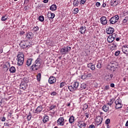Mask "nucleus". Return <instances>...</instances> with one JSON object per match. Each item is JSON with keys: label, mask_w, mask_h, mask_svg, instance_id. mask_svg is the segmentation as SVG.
I'll list each match as a JSON object with an SVG mask.
<instances>
[{"label": "nucleus", "mask_w": 128, "mask_h": 128, "mask_svg": "<svg viewBox=\"0 0 128 128\" xmlns=\"http://www.w3.org/2000/svg\"><path fill=\"white\" fill-rule=\"evenodd\" d=\"M102 110L104 112H108V110H110V108L106 106V105H104L102 106Z\"/></svg>", "instance_id": "obj_23"}, {"label": "nucleus", "mask_w": 128, "mask_h": 128, "mask_svg": "<svg viewBox=\"0 0 128 128\" xmlns=\"http://www.w3.org/2000/svg\"><path fill=\"white\" fill-rule=\"evenodd\" d=\"M106 80L107 78H110V75H106Z\"/></svg>", "instance_id": "obj_63"}, {"label": "nucleus", "mask_w": 128, "mask_h": 128, "mask_svg": "<svg viewBox=\"0 0 128 128\" xmlns=\"http://www.w3.org/2000/svg\"><path fill=\"white\" fill-rule=\"evenodd\" d=\"M78 126L80 128H86V124L84 122H78Z\"/></svg>", "instance_id": "obj_16"}, {"label": "nucleus", "mask_w": 128, "mask_h": 128, "mask_svg": "<svg viewBox=\"0 0 128 128\" xmlns=\"http://www.w3.org/2000/svg\"><path fill=\"white\" fill-rule=\"evenodd\" d=\"M118 46V43L116 42H114L112 44V48H116Z\"/></svg>", "instance_id": "obj_34"}, {"label": "nucleus", "mask_w": 128, "mask_h": 128, "mask_svg": "<svg viewBox=\"0 0 128 128\" xmlns=\"http://www.w3.org/2000/svg\"><path fill=\"white\" fill-rule=\"evenodd\" d=\"M16 60L18 66H22L24 64V55L23 54H18Z\"/></svg>", "instance_id": "obj_2"}, {"label": "nucleus", "mask_w": 128, "mask_h": 128, "mask_svg": "<svg viewBox=\"0 0 128 128\" xmlns=\"http://www.w3.org/2000/svg\"><path fill=\"white\" fill-rule=\"evenodd\" d=\"M56 82V78L54 76H50L48 79V82L50 84H54Z\"/></svg>", "instance_id": "obj_12"}, {"label": "nucleus", "mask_w": 128, "mask_h": 128, "mask_svg": "<svg viewBox=\"0 0 128 128\" xmlns=\"http://www.w3.org/2000/svg\"><path fill=\"white\" fill-rule=\"evenodd\" d=\"M100 23L103 26H106V24H108V20H106V16H102V17H101L100 18Z\"/></svg>", "instance_id": "obj_9"}, {"label": "nucleus", "mask_w": 128, "mask_h": 128, "mask_svg": "<svg viewBox=\"0 0 128 128\" xmlns=\"http://www.w3.org/2000/svg\"><path fill=\"white\" fill-rule=\"evenodd\" d=\"M82 80H86V78H88L86 74H83L82 76Z\"/></svg>", "instance_id": "obj_47"}, {"label": "nucleus", "mask_w": 128, "mask_h": 128, "mask_svg": "<svg viewBox=\"0 0 128 128\" xmlns=\"http://www.w3.org/2000/svg\"><path fill=\"white\" fill-rule=\"evenodd\" d=\"M32 119V114L30 112H29L28 115L27 116V120L28 121Z\"/></svg>", "instance_id": "obj_37"}, {"label": "nucleus", "mask_w": 128, "mask_h": 128, "mask_svg": "<svg viewBox=\"0 0 128 128\" xmlns=\"http://www.w3.org/2000/svg\"><path fill=\"white\" fill-rule=\"evenodd\" d=\"M110 88H114V84L112 83L110 84Z\"/></svg>", "instance_id": "obj_58"}, {"label": "nucleus", "mask_w": 128, "mask_h": 128, "mask_svg": "<svg viewBox=\"0 0 128 128\" xmlns=\"http://www.w3.org/2000/svg\"><path fill=\"white\" fill-rule=\"evenodd\" d=\"M38 20L40 22H44V17L43 16H40L38 18Z\"/></svg>", "instance_id": "obj_35"}, {"label": "nucleus", "mask_w": 128, "mask_h": 128, "mask_svg": "<svg viewBox=\"0 0 128 128\" xmlns=\"http://www.w3.org/2000/svg\"><path fill=\"white\" fill-rule=\"evenodd\" d=\"M86 76H87V78H92V74L91 73H89L87 74H86Z\"/></svg>", "instance_id": "obj_41"}, {"label": "nucleus", "mask_w": 128, "mask_h": 128, "mask_svg": "<svg viewBox=\"0 0 128 128\" xmlns=\"http://www.w3.org/2000/svg\"><path fill=\"white\" fill-rule=\"evenodd\" d=\"M9 70L11 74H14L16 72V68L14 66H12L10 68Z\"/></svg>", "instance_id": "obj_27"}, {"label": "nucleus", "mask_w": 128, "mask_h": 128, "mask_svg": "<svg viewBox=\"0 0 128 128\" xmlns=\"http://www.w3.org/2000/svg\"><path fill=\"white\" fill-rule=\"evenodd\" d=\"M128 12H124V16H128Z\"/></svg>", "instance_id": "obj_60"}, {"label": "nucleus", "mask_w": 128, "mask_h": 128, "mask_svg": "<svg viewBox=\"0 0 128 128\" xmlns=\"http://www.w3.org/2000/svg\"><path fill=\"white\" fill-rule=\"evenodd\" d=\"M49 118H48V116H44V118L42 120L43 122H44V124H46V122H48Z\"/></svg>", "instance_id": "obj_25"}, {"label": "nucleus", "mask_w": 128, "mask_h": 128, "mask_svg": "<svg viewBox=\"0 0 128 128\" xmlns=\"http://www.w3.org/2000/svg\"><path fill=\"white\" fill-rule=\"evenodd\" d=\"M74 11L76 12L75 14H76L78 13V8H74Z\"/></svg>", "instance_id": "obj_54"}, {"label": "nucleus", "mask_w": 128, "mask_h": 128, "mask_svg": "<svg viewBox=\"0 0 128 128\" xmlns=\"http://www.w3.org/2000/svg\"><path fill=\"white\" fill-rule=\"evenodd\" d=\"M110 90V86H109L107 85V86H104V92H106V90Z\"/></svg>", "instance_id": "obj_43"}, {"label": "nucleus", "mask_w": 128, "mask_h": 128, "mask_svg": "<svg viewBox=\"0 0 128 128\" xmlns=\"http://www.w3.org/2000/svg\"><path fill=\"white\" fill-rule=\"evenodd\" d=\"M70 48H72L68 46L66 47L64 46V48H62L60 52L62 54H66L68 52H70Z\"/></svg>", "instance_id": "obj_4"}, {"label": "nucleus", "mask_w": 128, "mask_h": 128, "mask_svg": "<svg viewBox=\"0 0 128 128\" xmlns=\"http://www.w3.org/2000/svg\"><path fill=\"white\" fill-rule=\"evenodd\" d=\"M110 118H108L106 120L105 124H110Z\"/></svg>", "instance_id": "obj_42"}, {"label": "nucleus", "mask_w": 128, "mask_h": 128, "mask_svg": "<svg viewBox=\"0 0 128 128\" xmlns=\"http://www.w3.org/2000/svg\"><path fill=\"white\" fill-rule=\"evenodd\" d=\"M36 78L38 82H40V80L42 78V74L40 73L38 74L36 76Z\"/></svg>", "instance_id": "obj_30"}, {"label": "nucleus", "mask_w": 128, "mask_h": 128, "mask_svg": "<svg viewBox=\"0 0 128 128\" xmlns=\"http://www.w3.org/2000/svg\"><path fill=\"white\" fill-rule=\"evenodd\" d=\"M88 128H96V126H94V125L92 124L89 126Z\"/></svg>", "instance_id": "obj_52"}, {"label": "nucleus", "mask_w": 128, "mask_h": 128, "mask_svg": "<svg viewBox=\"0 0 128 128\" xmlns=\"http://www.w3.org/2000/svg\"><path fill=\"white\" fill-rule=\"evenodd\" d=\"M50 94H51V96H56V92H51Z\"/></svg>", "instance_id": "obj_53"}, {"label": "nucleus", "mask_w": 128, "mask_h": 128, "mask_svg": "<svg viewBox=\"0 0 128 128\" xmlns=\"http://www.w3.org/2000/svg\"><path fill=\"white\" fill-rule=\"evenodd\" d=\"M88 108V104H86L83 106V108L82 110H86V108Z\"/></svg>", "instance_id": "obj_39"}, {"label": "nucleus", "mask_w": 128, "mask_h": 128, "mask_svg": "<svg viewBox=\"0 0 128 128\" xmlns=\"http://www.w3.org/2000/svg\"><path fill=\"white\" fill-rule=\"evenodd\" d=\"M116 104V108H122V100L120 99H117L114 102Z\"/></svg>", "instance_id": "obj_5"}, {"label": "nucleus", "mask_w": 128, "mask_h": 128, "mask_svg": "<svg viewBox=\"0 0 128 128\" xmlns=\"http://www.w3.org/2000/svg\"><path fill=\"white\" fill-rule=\"evenodd\" d=\"M80 34H84L86 32V26H82L80 28Z\"/></svg>", "instance_id": "obj_19"}, {"label": "nucleus", "mask_w": 128, "mask_h": 128, "mask_svg": "<svg viewBox=\"0 0 128 128\" xmlns=\"http://www.w3.org/2000/svg\"><path fill=\"white\" fill-rule=\"evenodd\" d=\"M100 6V2H96V6H97V8H98V6Z\"/></svg>", "instance_id": "obj_56"}, {"label": "nucleus", "mask_w": 128, "mask_h": 128, "mask_svg": "<svg viewBox=\"0 0 128 128\" xmlns=\"http://www.w3.org/2000/svg\"><path fill=\"white\" fill-rule=\"evenodd\" d=\"M74 90H76L78 88L79 84L78 82H75L72 85Z\"/></svg>", "instance_id": "obj_21"}, {"label": "nucleus", "mask_w": 128, "mask_h": 128, "mask_svg": "<svg viewBox=\"0 0 128 128\" xmlns=\"http://www.w3.org/2000/svg\"><path fill=\"white\" fill-rule=\"evenodd\" d=\"M50 10H56V4H52L51 6H50Z\"/></svg>", "instance_id": "obj_26"}, {"label": "nucleus", "mask_w": 128, "mask_h": 128, "mask_svg": "<svg viewBox=\"0 0 128 128\" xmlns=\"http://www.w3.org/2000/svg\"><path fill=\"white\" fill-rule=\"evenodd\" d=\"M24 4H28V0H24Z\"/></svg>", "instance_id": "obj_62"}, {"label": "nucleus", "mask_w": 128, "mask_h": 128, "mask_svg": "<svg viewBox=\"0 0 128 128\" xmlns=\"http://www.w3.org/2000/svg\"><path fill=\"white\" fill-rule=\"evenodd\" d=\"M26 34V32L24 31H20V36H22V34Z\"/></svg>", "instance_id": "obj_55"}, {"label": "nucleus", "mask_w": 128, "mask_h": 128, "mask_svg": "<svg viewBox=\"0 0 128 128\" xmlns=\"http://www.w3.org/2000/svg\"><path fill=\"white\" fill-rule=\"evenodd\" d=\"M32 58H30L28 59L26 62V66H30L32 64Z\"/></svg>", "instance_id": "obj_22"}, {"label": "nucleus", "mask_w": 128, "mask_h": 128, "mask_svg": "<svg viewBox=\"0 0 128 128\" xmlns=\"http://www.w3.org/2000/svg\"><path fill=\"white\" fill-rule=\"evenodd\" d=\"M114 104V99H110V100L107 103V104L110 106Z\"/></svg>", "instance_id": "obj_32"}, {"label": "nucleus", "mask_w": 128, "mask_h": 128, "mask_svg": "<svg viewBox=\"0 0 128 128\" xmlns=\"http://www.w3.org/2000/svg\"><path fill=\"white\" fill-rule=\"evenodd\" d=\"M84 116L86 118H90V113L86 112L84 113Z\"/></svg>", "instance_id": "obj_48"}, {"label": "nucleus", "mask_w": 128, "mask_h": 128, "mask_svg": "<svg viewBox=\"0 0 128 128\" xmlns=\"http://www.w3.org/2000/svg\"><path fill=\"white\" fill-rule=\"evenodd\" d=\"M122 52H124L125 54H128V45L125 44L124 45L122 46Z\"/></svg>", "instance_id": "obj_10"}, {"label": "nucleus", "mask_w": 128, "mask_h": 128, "mask_svg": "<svg viewBox=\"0 0 128 128\" xmlns=\"http://www.w3.org/2000/svg\"><path fill=\"white\" fill-rule=\"evenodd\" d=\"M114 32V30L112 27H108L106 29V32L108 34H112Z\"/></svg>", "instance_id": "obj_11"}, {"label": "nucleus", "mask_w": 128, "mask_h": 128, "mask_svg": "<svg viewBox=\"0 0 128 128\" xmlns=\"http://www.w3.org/2000/svg\"><path fill=\"white\" fill-rule=\"evenodd\" d=\"M43 2H44V4H48V0H44Z\"/></svg>", "instance_id": "obj_59"}, {"label": "nucleus", "mask_w": 128, "mask_h": 128, "mask_svg": "<svg viewBox=\"0 0 128 128\" xmlns=\"http://www.w3.org/2000/svg\"><path fill=\"white\" fill-rule=\"evenodd\" d=\"M54 16H55V15H54V13H52V12H48V18H51L52 20V18H54Z\"/></svg>", "instance_id": "obj_17"}, {"label": "nucleus", "mask_w": 128, "mask_h": 128, "mask_svg": "<svg viewBox=\"0 0 128 128\" xmlns=\"http://www.w3.org/2000/svg\"><path fill=\"white\" fill-rule=\"evenodd\" d=\"M57 124L59 126H64V117L60 118L57 120Z\"/></svg>", "instance_id": "obj_8"}, {"label": "nucleus", "mask_w": 128, "mask_h": 128, "mask_svg": "<svg viewBox=\"0 0 128 128\" xmlns=\"http://www.w3.org/2000/svg\"><path fill=\"white\" fill-rule=\"evenodd\" d=\"M26 38L29 40H30V38H32V33H27L26 34Z\"/></svg>", "instance_id": "obj_28"}, {"label": "nucleus", "mask_w": 128, "mask_h": 128, "mask_svg": "<svg viewBox=\"0 0 128 128\" xmlns=\"http://www.w3.org/2000/svg\"><path fill=\"white\" fill-rule=\"evenodd\" d=\"M34 32H38V26H36L34 28Z\"/></svg>", "instance_id": "obj_57"}, {"label": "nucleus", "mask_w": 128, "mask_h": 128, "mask_svg": "<svg viewBox=\"0 0 128 128\" xmlns=\"http://www.w3.org/2000/svg\"><path fill=\"white\" fill-rule=\"evenodd\" d=\"M120 50H118L115 52L114 55L116 56H118V54H120Z\"/></svg>", "instance_id": "obj_50"}, {"label": "nucleus", "mask_w": 128, "mask_h": 128, "mask_svg": "<svg viewBox=\"0 0 128 128\" xmlns=\"http://www.w3.org/2000/svg\"><path fill=\"white\" fill-rule=\"evenodd\" d=\"M20 88L21 90H26V85H24L22 84H20Z\"/></svg>", "instance_id": "obj_31"}, {"label": "nucleus", "mask_w": 128, "mask_h": 128, "mask_svg": "<svg viewBox=\"0 0 128 128\" xmlns=\"http://www.w3.org/2000/svg\"><path fill=\"white\" fill-rule=\"evenodd\" d=\"M21 48H30V45H28L26 42L24 40L21 41L19 44Z\"/></svg>", "instance_id": "obj_6"}, {"label": "nucleus", "mask_w": 128, "mask_h": 128, "mask_svg": "<svg viewBox=\"0 0 128 128\" xmlns=\"http://www.w3.org/2000/svg\"><path fill=\"white\" fill-rule=\"evenodd\" d=\"M86 2V0H81L80 1V4H84Z\"/></svg>", "instance_id": "obj_49"}, {"label": "nucleus", "mask_w": 128, "mask_h": 128, "mask_svg": "<svg viewBox=\"0 0 128 128\" xmlns=\"http://www.w3.org/2000/svg\"><path fill=\"white\" fill-rule=\"evenodd\" d=\"M68 88L70 90V92H74V90H75L74 88V86H72V85L68 86Z\"/></svg>", "instance_id": "obj_36"}, {"label": "nucleus", "mask_w": 128, "mask_h": 128, "mask_svg": "<svg viewBox=\"0 0 128 128\" xmlns=\"http://www.w3.org/2000/svg\"><path fill=\"white\" fill-rule=\"evenodd\" d=\"M128 22V16H126L122 20V24H126Z\"/></svg>", "instance_id": "obj_33"}, {"label": "nucleus", "mask_w": 128, "mask_h": 128, "mask_svg": "<svg viewBox=\"0 0 128 128\" xmlns=\"http://www.w3.org/2000/svg\"><path fill=\"white\" fill-rule=\"evenodd\" d=\"M118 4V0H111L110 2V5L112 6H116Z\"/></svg>", "instance_id": "obj_14"}, {"label": "nucleus", "mask_w": 128, "mask_h": 128, "mask_svg": "<svg viewBox=\"0 0 128 128\" xmlns=\"http://www.w3.org/2000/svg\"><path fill=\"white\" fill-rule=\"evenodd\" d=\"M111 36H112V38H113L114 39V40H116V34H112V35H110Z\"/></svg>", "instance_id": "obj_51"}, {"label": "nucleus", "mask_w": 128, "mask_h": 128, "mask_svg": "<svg viewBox=\"0 0 128 128\" xmlns=\"http://www.w3.org/2000/svg\"><path fill=\"white\" fill-rule=\"evenodd\" d=\"M2 122H5L6 121V118L3 117L2 119Z\"/></svg>", "instance_id": "obj_61"}, {"label": "nucleus", "mask_w": 128, "mask_h": 128, "mask_svg": "<svg viewBox=\"0 0 128 128\" xmlns=\"http://www.w3.org/2000/svg\"><path fill=\"white\" fill-rule=\"evenodd\" d=\"M126 126H128V120L126 122Z\"/></svg>", "instance_id": "obj_64"}, {"label": "nucleus", "mask_w": 128, "mask_h": 128, "mask_svg": "<svg viewBox=\"0 0 128 128\" xmlns=\"http://www.w3.org/2000/svg\"><path fill=\"white\" fill-rule=\"evenodd\" d=\"M107 40L108 42L112 43V42H114V39L112 38V36L111 35H110L108 36Z\"/></svg>", "instance_id": "obj_20"}, {"label": "nucleus", "mask_w": 128, "mask_h": 128, "mask_svg": "<svg viewBox=\"0 0 128 128\" xmlns=\"http://www.w3.org/2000/svg\"><path fill=\"white\" fill-rule=\"evenodd\" d=\"M1 20L2 22H5V20H8V17L6 15H5L4 16H2Z\"/></svg>", "instance_id": "obj_38"}, {"label": "nucleus", "mask_w": 128, "mask_h": 128, "mask_svg": "<svg viewBox=\"0 0 128 128\" xmlns=\"http://www.w3.org/2000/svg\"><path fill=\"white\" fill-rule=\"evenodd\" d=\"M80 4V0H74L73 2L74 6H78Z\"/></svg>", "instance_id": "obj_24"}, {"label": "nucleus", "mask_w": 128, "mask_h": 128, "mask_svg": "<svg viewBox=\"0 0 128 128\" xmlns=\"http://www.w3.org/2000/svg\"><path fill=\"white\" fill-rule=\"evenodd\" d=\"M110 78H106L107 82H108V80H112V76H114V74H110Z\"/></svg>", "instance_id": "obj_44"}, {"label": "nucleus", "mask_w": 128, "mask_h": 128, "mask_svg": "<svg viewBox=\"0 0 128 128\" xmlns=\"http://www.w3.org/2000/svg\"><path fill=\"white\" fill-rule=\"evenodd\" d=\"M96 68H102V64L100 63L97 64Z\"/></svg>", "instance_id": "obj_46"}, {"label": "nucleus", "mask_w": 128, "mask_h": 128, "mask_svg": "<svg viewBox=\"0 0 128 128\" xmlns=\"http://www.w3.org/2000/svg\"><path fill=\"white\" fill-rule=\"evenodd\" d=\"M102 122V118L100 116H98L96 118L95 124L96 126H100Z\"/></svg>", "instance_id": "obj_7"}, {"label": "nucleus", "mask_w": 128, "mask_h": 128, "mask_svg": "<svg viewBox=\"0 0 128 128\" xmlns=\"http://www.w3.org/2000/svg\"><path fill=\"white\" fill-rule=\"evenodd\" d=\"M87 66L88 68H90L92 70H94L96 68V66H94V63L92 62H90L88 64Z\"/></svg>", "instance_id": "obj_15"}, {"label": "nucleus", "mask_w": 128, "mask_h": 128, "mask_svg": "<svg viewBox=\"0 0 128 128\" xmlns=\"http://www.w3.org/2000/svg\"><path fill=\"white\" fill-rule=\"evenodd\" d=\"M56 106H54V105H52L50 107V110H54V108H55Z\"/></svg>", "instance_id": "obj_45"}, {"label": "nucleus", "mask_w": 128, "mask_h": 128, "mask_svg": "<svg viewBox=\"0 0 128 128\" xmlns=\"http://www.w3.org/2000/svg\"><path fill=\"white\" fill-rule=\"evenodd\" d=\"M40 64H42V59L38 58L31 66L30 69L34 72L38 70L40 68Z\"/></svg>", "instance_id": "obj_1"}, {"label": "nucleus", "mask_w": 128, "mask_h": 128, "mask_svg": "<svg viewBox=\"0 0 128 128\" xmlns=\"http://www.w3.org/2000/svg\"><path fill=\"white\" fill-rule=\"evenodd\" d=\"M42 110V106H38L36 110H33L34 114H40Z\"/></svg>", "instance_id": "obj_13"}, {"label": "nucleus", "mask_w": 128, "mask_h": 128, "mask_svg": "<svg viewBox=\"0 0 128 128\" xmlns=\"http://www.w3.org/2000/svg\"><path fill=\"white\" fill-rule=\"evenodd\" d=\"M120 19L118 15H116L114 16L111 18L108 22L111 24H114L116 22H118V20Z\"/></svg>", "instance_id": "obj_3"}, {"label": "nucleus", "mask_w": 128, "mask_h": 128, "mask_svg": "<svg viewBox=\"0 0 128 128\" xmlns=\"http://www.w3.org/2000/svg\"><path fill=\"white\" fill-rule=\"evenodd\" d=\"M66 84L64 82H61L60 86V88H64V86H66Z\"/></svg>", "instance_id": "obj_40"}, {"label": "nucleus", "mask_w": 128, "mask_h": 128, "mask_svg": "<svg viewBox=\"0 0 128 128\" xmlns=\"http://www.w3.org/2000/svg\"><path fill=\"white\" fill-rule=\"evenodd\" d=\"M68 120L70 124H72V122H74V116H70Z\"/></svg>", "instance_id": "obj_29"}, {"label": "nucleus", "mask_w": 128, "mask_h": 128, "mask_svg": "<svg viewBox=\"0 0 128 128\" xmlns=\"http://www.w3.org/2000/svg\"><path fill=\"white\" fill-rule=\"evenodd\" d=\"M114 64H110V65L108 66V70H110L112 72H114Z\"/></svg>", "instance_id": "obj_18"}]
</instances>
